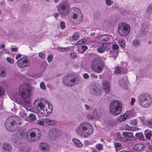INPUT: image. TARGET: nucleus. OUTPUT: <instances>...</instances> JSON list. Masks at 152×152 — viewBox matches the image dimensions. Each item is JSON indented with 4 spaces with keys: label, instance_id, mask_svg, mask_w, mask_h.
Instances as JSON below:
<instances>
[{
    "label": "nucleus",
    "instance_id": "obj_58",
    "mask_svg": "<svg viewBox=\"0 0 152 152\" xmlns=\"http://www.w3.org/2000/svg\"><path fill=\"white\" fill-rule=\"evenodd\" d=\"M93 115H92V114H91H91H88L87 115V117L90 120H93V119H94V118H93Z\"/></svg>",
    "mask_w": 152,
    "mask_h": 152
},
{
    "label": "nucleus",
    "instance_id": "obj_48",
    "mask_svg": "<svg viewBox=\"0 0 152 152\" xmlns=\"http://www.w3.org/2000/svg\"><path fill=\"white\" fill-rule=\"evenodd\" d=\"M7 75V73L4 70L0 71V75L2 77L5 76Z\"/></svg>",
    "mask_w": 152,
    "mask_h": 152
},
{
    "label": "nucleus",
    "instance_id": "obj_42",
    "mask_svg": "<svg viewBox=\"0 0 152 152\" xmlns=\"http://www.w3.org/2000/svg\"><path fill=\"white\" fill-rule=\"evenodd\" d=\"M114 145L115 148L116 150L117 151H117V149L118 148H120L121 145V144L119 142H115L114 143Z\"/></svg>",
    "mask_w": 152,
    "mask_h": 152
},
{
    "label": "nucleus",
    "instance_id": "obj_36",
    "mask_svg": "<svg viewBox=\"0 0 152 152\" xmlns=\"http://www.w3.org/2000/svg\"><path fill=\"white\" fill-rule=\"evenodd\" d=\"M92 114L93 115V118L94 119H98L99 117V116L97 111L95 110H94L92 113Z\"/></svg>",
    "mask_w": 152,
    "mask_h": 152
},
{
    "label": "nucleus",
    "instance_id": "obj_23",
    "mask_svg": "<svg viewBox=\"0 0 152 152\" xmlns=\"http://www.w3.org/2000/svg\"><path fill=\"white\" fill-rule=\"evenodd\" d=\"M48 148V145L45 142L41 143L39 147V149L41 151H47Z\"/></svg>",
    "mask_w": 152,
    "mask_h": 152
},
{
    "label": "nucleus",
    "instance_id": "obj_50",
    "mask_svg": "<svg viewBox=\"0 0 152 152\" xmlns=\"http://www.w3.org/2000/svg\"><path fill=\"white\" fill-rule=\"evenodd\" d=\"M53 58V56L52 54L49 55L47 58V60L48 62H51Z\"/></svg>",
    "mask_w": 152,
    "mask_h": 152
},
{
    "label": "nucleus",
    "instance_id": "obj_43",
    "mask_svg": "<svg viewBox=\"0 0 152 152\" xmlns=\"http://www.w3.org/2000/svg\"><path fill=\"white\" fill-rule=\"evenodd\" d=\"M29 118L32 120H34L36 119V116L34 114H31L29 115Z\"/></svg>",
    "mask_w": 152,
    "mask_h": 152
},
{
    "label": "nucleus",
    "instance_id": "obj_64",
    "mask_svg": "<svg viewBox=\"0 0 152 152\" xmlns=\"http://www.w3.org/2000/svg\"><path fill=\"white\" fill-rule=\"evenodd\" d=\"M53 15L55 18H56L58 17H59V15L58 13L55 12L54 13Z\"/></svg>",
    "mask_w": 152,
    "mask_h": 152
},
{
    "label": "nucleus",
    "instance_id": "obj_24",
    "mask_svg": "<svg viewBox=\"0 0 152 152\" xmlns=\"http://www.w3.org/2000/svg\"><path fill=\"white\" fill-rule=\"evenodd\" d=\"M126 69L123 67H121L119 66H118L115 68V73L116 74H118L120 73H126Z\"/></svg>",
    "mask_w": 152,
    "mask_h": 152
},
{
    "label": "nucleus",
    "instance_id": "obj_49",
    "mask_svg": "<svg viewBox=\"0 0 152 152\" xmlns=\"http://www.w3.org/2000/svg\"><path fill=\"white\" fill-rule=\"evenodd\" d=\"M61 28L62 29H64L65 28V25L63 21H61L60 23Z\"/></svg>",
    "mask_w": 152,
    "mask_h": 152
},
{
    "label": "nucleus",
    "instance_id": "obj_39",
    "mask_svg": "<svg viewBox=\"0 0 152 152\" xmlns=\"http://www.w3.org/2000/svg\"><path fill=\"white\" fill-rule=\"evenodd\" d=\"M126 129H127L128 130H131L132 131H136L137 129V128H134L132 127H131L128 125H127L126 126Z\"/></svg>",
    "mask_w": 152,
    "mask_h": 152
},
{
    "label": "nucleus",
    "instance_id": "obj_8",
    "mask_svg": "<svg viewBox=\"0 0 152 152\" xmlns=\"http://www.w3.org/2000/svg\"><path fill=\"white\" fill-rule=\"evenodd\" d=\"M41 136V132L38 129H36L34 132L30 133L26 136L27 139L30 142H34L39 140Z\"/></svg>",
    "mask_w": 152,
    "mask_h": 152
},
{
    "label": "nucleus",
    "instance_id": "obj_18",
    "mask_svg": "<svg viewBox=\"0 0 152 152\" xmlns=\"http://www.w3.org/2000/svg\"><path fill=\"white\" fill-rule=\"evenodd\" d=\"M73 76V75L71 74L65 76L63 79L64 83L67 86H72V85L71 84L70 80H71V76Z\"/></svg>",
    "mask_w": 152,
    "mask_h": 152
},
{
    "label": "nucleus",
    "instance_id": "obj_51",
    "mask_svg": "<svg viewBox=\"0 0 152 152\" xmlns=\"http://www.w3.org/2000/svg\"><path fill=\"white\" fill-rule=\"evenodd\" d=\"M106 4L110 6L113 3V2L110 0H106Z\"/></svg>",
    "mask_w": 152,
    "mask_h": 152
},
{
    "label": "nucleus",
    "instance_id": "obj_47",
    "mask_svg": "<svg viewBox=\"0 0 152 152\" xmlns=\"http://www.w3.org/2000/svg\"><path fill=\"white\" fill-rule=\"evenodd\" d=\"M44 119L43 120H39L37 121V123L39 125H43L44 124Z\"/></svg>",
    "mask_w": 152,
    "mask_h": 152
},
{
    "label": "nucleus",
    "instance_id": "obj_26",
    "mask_svg": "<svg viewBox=\"0 0 152 152\" xmlns=\"http://www.w3.org/2000/svg\"><path fill=\"white\" fill-rule=\"evenodd\" d=\"M144 133L146 138L147 139L150 140L152 136V131L151 130L147 129L145 131Z\"/></svg>",
    "mask_w": 152,
    "mask_h": 152
},
{
    "label": "nucleus",
    "instance_id": "obj_44",
    "mask_svg": "<svg viewBox=\"0 0 152 152\" xmlns=\"http://www.w3.org/2000/svg\"><path fill=\"white\" fill-rule=\"evenodd\" d=\"M39 56L41 59H44L45 58V55L44 53L42 52H40L39 53Z\"/></svg>",
    "mask_w": 152,
    "mask_h": 152
},
{
    "label": "nucleus",
    "instance_id": "obj_32",
    "mask_svg": "<svg viewBox=\"0 0 152 152\" xmlns=\"http://www.w3.org/2000/svg\"><path fill=\"white\" fill-rule=\"evenodd\" d=\"M31 148L29 147H23L19 150V152H30Z\"/></svg>",
    "mask_w": 152,
    "mask_h": 152
},
{
    "label": "nucleus",
    "instance_id": "obj_25",
    "mask_svg": "<svg viewBox=\"0 0 152 152\" xmlns=\"http://www.w3.org/2000/svg\"><path fill=\"white\" fill-rule=\"evenodd\" d=\"M144 147V145L142 144H138L134 146V150L137 151H141Z\"/></svg>",
    "mask_w": 152,
    "mask_h": 152
},
{
    "label": "nucleus",
    "instance_id": "obj_4",
    "mask_svg": "<svg viewBox=\"0 0 152 152\" xmlns=\"http://www.w3.org/2000/svg\"><path fill=\"white\" fill-rule=\"evenodd\" d=\"M21 123L19 119L12 116L9 117L5 122V127L7 130L10 131H14L18 125H20Z\"/></svg>",
    "mask_w": 152,
    "mask_h": 152
},
{
    "label": "nucleus",
    "instance_id": "obj_14",
    "mask_svg": "<svg viewBox=\"0 0 152 152\" xmlns=\"http://www.w3.org/2000/svg\"><path fill=\"white\" fill-rule=\"evenodd\" d=\"M123 138L125 139V140H137L134 137L133 133L130 132H124L123 133Z\"/></svg>",
    "mask_w": 152,
    "mask_h": 152
},
{
    "label": "nucleus",
    "instance_id": "obj_37",
    "mask_svg": "<svg viewBox=\"0 0 152 152\" xmlns=\"http://www.w3.org/2000/svg\"><path fill=\"white\" fill-rule=\"evenodd\" d=\"M118 43L122 48H124L125 47V41L124 39H120L118 41Z\"/></svg>",
    "mask_w": 152,
    "mask_h": 152
},
{
    "label": "nucleus",
    "instance_id": "obj_9",
    "mask_svg": "<svg viewBox=\"0 0 152 152\" xmlns=\"http://www.w3.org/2000/svg\"><path fill=\"white\" fill-rule=\"evenodd\" d=\"M119 26L118 32L119 34L122 36H125L129 33L130 28L129 25L123 23L119 24Z\"/></svg>",
    "mask_w": 152,
    "mask_h": 152
},
{
    "label": "nucleus",
    "instance_id": "obj_52",
    "mask_svg": "<svg viewBox=\"0 0 152 152\" xmlns=\"http://www.w3.org/2000/svg\"><path fill=\"white\" fill-rule=\"evenodd\" d=\"M5 93L4 89L1 87H0V96L3 95Z\"/></svg>",
    "mask_w": 152,
    "mask_h": 152
},
{
    "label": "nucleus",
    "instance_id": "obj_15",
    "mask_svg": "<svg viewBox=\"0 0 152 152\" xmlns=\"http://www.w3.org/2000/svg\"><path fill=\"white\" fill-rule=\"evenodd\" d=\"M35 108L39 113H41L42 110H44L45 108V105L40 102H38L36 100L34 103Z\"/></svg>",
    "mask_w": 152,
    "mask_h": 152
},
{
    "label": "nucleus",
    "instance_id": "obj_28",
    "mask_svg": "<svg viewBox=\"0 0 152 152\" xmlns=\"http://www.w3.org/2000/svg\"><path fill=\"white\" fill-rule=\"evenodd\" d=\"M73 142L77 147L81 148L83 147V145L82 143L78 140L74 139L73 140Z\"/></svg>",
    "mask_w": 152,
    "mask_h": 152
},
{
    "label": "nucleus",
    "instance_id": "obj_38",
    "mask_svg": "<svg viewBox=\"0 0 152 152\" xmlns=\"http://www.w3.org/2000/svg\"><path fill=\"white\" fill-rule=\"evenodd\" d=\"M88 40H86L85 39H83L80 40L77 42V45H80L84 44L85 43H87Z\"/></svg>",
    "mask_w": 152,
    "mask_h": 152
},
{
    "label": "nucleus",
    "instance_id": "obj_2",
    "mask_svg": "<svg viewBox=\"0 0 152 152\" xmlns=\"http://www.w3.org/2000/svg\"><path fill=\"white\" fill-rule=\"evenodd\" d=\"M75 132L80 136L84 138L87 137L92 134L94 130L92 125L87 122L81 123L76 128Z\"/></svg>",
    "mask_w": 152,
    "mask_h": 152
},
{
    "label": "nucleus",
    "instance_id": "obj_30",
    "mask_svg": "<svg viewBox=\"0 0 152 152\" xmlns=\"http://www.w3.org/2000/svg\"><path fill=\"white\" fill-rule=\"evenodd\" d=\"M128 117V115L124 114V115H121L118 118V122H121L125 121Z\"/></svg>",
    "mask_w": 152,
    "mask_h": 152
},
{
    "label": "nucleus",
    "instance_id": "obj_40",
    "mask_svg": "<svg viewBox=\"0 0 152 152\" xmlns=\"http://www.w3.org/2000/svg\"><path fill=\"white\" fill-rule=\"evenodd\" d=\"M73 40H77L79 37V35L78 32H75L72 36Z\"/></svg>",
    "mask_w": 152,
    "mask_h": 152
},
{
    "label": "nucleus",
    "instance_id": "obj_53",
    "mask_svg": "<svg viewBox=\"0 0 152 152\" xmlns=\"http://www.w3.org/2000/svg\"><path fill=\"white\" fill-rule=\"evenodd\" d=\"M40 87L41 88L44 90L46 88V87L44 82H42L40 84Z\"/></svg>",
    "mask_w": 152,
    "mask_h": 152
},
{
    "label": "nucleus",
    "instance_id": "obj_33",
    "mask_svg": "<svg viewBox=\"0 0 152 152\" xmlns=\"http://www.w3.org/2000/svg\"><path fill=\"white\" fill-rule=\"evenodd\" d=\"M146 13L149 16L152 14V5L150 4L147 7L146 10Z\"/></svg>",
    "mask_w": 152,
    "mask_h": 152
},
{
    "label": "nucleus",
    "instance_id": "obj_45",
    "mask_svg": "<svg viewBox=\"0 0 152 152\" xmlns=\"http://www.w3.org/2000/svg\"><path fill=\"white\" fill-rule=\"evenodd\" d=\"M96 148L99 150H101L103 149L102 145L100 144H97L96 145Z\"/></svg>",
    "mask_w": 152,
    "mask_h": 152
},
{
    "label": "nucleus",
    "instance_id": "obj_31",
    "mask_svg": "<svg viewBox=\"0 0 152 152\" xmlns=\"http://www.w3.org/2000/svg\"><path fill=\"white\" fill-rule=\"evenodd\" d=\"M144 124L152 129V119H148L145 121Z\"/></svg>",
    "mask_w": 152,
    "mask_h": 152
},
{
    "label": "nucleus",
    "instance_id": "obj_63",
    "mask_svg": "<svg viewBox=\"0 0 152 152\" xmlns=\"http://www.w3.org/2000/svg\"><path fill=\"white\" fill-rule=\"evenodd\" d=\"M78 16H79V14H77V13H73V18L76 19Z\"/></svg>",
    "mask_w": 152,
    "mask_h": 152
},
{
    "label": "nucleus",
    "instance_id": "obj_17",
    "mask_svg": "<svg viewBox=\"0 0 152 152\" xmlns=\"http://www.w3.org/2000/svg\"><path fill=\"white\" fill-rule=\"evenodd\" d=\"M12 149L10 144L7 143H3L1 145V150L3 152H10Z\"/></svg>",
    "mask_w": 152,
    "mask_h": 152
},
{
    "label": "nucleus",
    "instance_id": "obj_55",
    "mask_svg": "<svg viewBox=\"0 0 152 152\" xmlns=\"http://www.w3.org/2000/svg\"><path fill=\"white\" fill-rule=\"evenodd\" d=\"M112 48L114 50H117L118 49V46L117 44H114L112 45Z\"/></svg>",
    "mask_w": 152,
    "mask_h": 152
},
{
    "label": "nucleus",
    "instance_id": "obj_62",
    "mask_svg": "<svg viewBox=\"0 0 152 152\" xmlns=\"http://www.w3.org/2000/svg\"><path fill=\"white\" fill-rule=\"evenodd\" d=\"M100 16V15L99 12H96L94 14V17L97 18L99 17Z\"/></svg>",
    "mask_w": 152,
    "mask_h": 152
},
{
    "label": "nucleus",
    "instance_id": "obj_57",
    "mask_svg": "<svg viewBox=\"0 0 152 152\" xmlns=\"http://www.w3.org/2000/svg\"><path fill=\"white\" fill-rule=\"evenodd\" d=\"M7 60L8 62L11 64L13 63L14 62V61L10 58H7Z\"/></svg>",
    "mask_w": 152,
    "mask_h": 152
},
{
    "label": "nucleus",
    "instance_id": "obj_6",
    "mask_svg": "<svg viewBox=\"0 0 152 152\" xmlns=\"http://www.w3.org/2000/svg\"><path fill=\"white\" fill-rule=\"evenodd\" d=\"M91 68L92 70L97 73L101 72L104 69L102 60L98 58H95L92 62Z\"/></svg>",
    "mask_w": 152,
    "mask_h": 152
},
{
    "label": "nucleus",
    "instance_id": "obj_5",
    "mask_svg": "<svg viewBox=\"0 0 152 152\" xmlns=\"http://www.w3.org/2000/svg\"><path fill=\"white\" fill-rule=\"evenodd\" d=\"M123 108L121 103L118 100L111 102L109 106L110 112L114 115H118L121 112Z\"/></svg>",
    "mask_w": 152,
    "mask_h": 152
},
{
    "label": "nucleus",
    "instance_id": "obj_60",
    "mask_svg": "<svg viewBox=\"0 0 152 152\" xmlns=\"http://www.w3.org/2000/svg\"><path fill=\"white\" fill-rule=\"evenodd\" d=\"M135 100L133 98H132L131 99V102H130V104L132 105H133L134 104V102H135Z\"/></svg>",
    "mask_w": 152,
    "mask_h": 152
},
{
    "label": "nucleus",
    "instance_id": "obj_54",
    "mask_svg": "<svg viewBox=\"0 0 152 152\" xmlns=\"http://www.w3.org/2000/svg\"><path fill=\"white\" fill-rule=\"evenodd\" d=\"M81 48L83 50V51L82 53H84L85 51L88 49L87 47L85 45H83L82 46Z\"/></svg>",
    "mask_w": 152,
    "mask_h": 152
},
{
    "label": "nucleus",
    "instance_id": "obj_19",
    "mask_svg": "<svg viewBox=\"0 0 152 152\" xmlns=\"http://www.w3.org/2000/svg\"><path fill=\"white\" fill-rule=\"evenodd\" d=\"M29 135L22 129L18 130L16 133V137L17 138L20 140L23 139L27 135Z\"/></svg>",
    "mask_w": 152,
    "mask_h": 152
},
{
    "label": "nucleus",
    "instance_id": "obj_35",
    "mask_svg": "<svg viewBox=\"0 0 152 152\" xmlns=\"http://www.w3.org/2000/svg\"><path fill=\"white\" fill-rule=\"evenodd\" d=\"M135 136L138 139L141 140H143L144 139V135L141 132H138L136 133L135 134Z\"/></svg>",
    "mask_w": 152,
    "mask_h": 152
},
{
    "label": "nucleus",
    "instance_id": "obj_56",
    "mask_svg": "<svg viewBox=\"0 0 152 152\" xmlns=\"http://www.w3.org/2000/svg\"><path fill=\"white\" fill-rule=\"evenodd\" d=\"M70 56L72 58H75L77 57V54L74 53H70Z\"/></svg>",
    "mask_w": 152,
    "mask_h": 152
},
{
    "label": "nucleus",
    "instance_id": "obj_59",
    "mask_svg": "<svg viewBox=\"0 0 152 152\" xmlns=\"http://www.w3.org/2000/svg\"><path fill=\"white\" fill-rule=\"evenodd\" d=\"M131 124L133 126L136 125H137V121L135 120H133L131 122Z\"/></svg>",
    "mask_w": 152,
    "mask_h": 152
},
{
    "label": "nucleus",
    "instance_id": "obj_1",
    "mask_svg": "<svg viewBox=\"0 0 152 152\" xmlns=\"http://www.w3.org/2000/svg\"><path fill=\"white\" fill-rule=\"evenodd\" d=\"M35 89V88L30 84L25 83L22 84L19 88L20 95L16 93L14 95V98L16 101H19V97L21 96L23 100V104L28 107L31 102V93Z\"/></svg>",
    "mask_w": 152,
    "mask_h": 152
},
{
    "label": "nucleus",
    "instance_id": "obj_16",
    "mask_svg": "<svg viewBox=\"0 0 152 152\" xmlns=\"http://www.w3.org/2000/svg\"><path fill=\"white\" fill-rule=\"evenodd\" d=\"M48 108L45 107L44 110H42L41 112V114L45 115V116L49 115L53 111V107L51 104L50 105L49 103L48 104Z\"/></svg>",
    "mask_w": 152,
    "mask_h": 152
},
{
    "label": "nucleus",
    "instance_id": "obj_7",
    "mask_svg": "<svg viewBox=\"0 0 152 152\" xmlns=\"http://www.w3.org/2000/svg\"><path fill=\"white\" fill-rule=\"evenodd\" d=\"M69 8L68 4L65 2L58 5L57 10L60 15L64 16L68 14Z\"/></svg>",
    "mask_w": 152,
    "mask_h": 152
},
{
    "label": "nucleus",
    "instance_id": "obj_61",
    "mask_svg": "<svg viewBox=\"0 0 152 152\" xmlns=\"http://www.w3.org/2000/svg\"><path fill=\"white\" fill-rule=\"evenodd\" d=\"M83 77L85 79H88L89 77V76L88 74L86 73H84L83 75Z\"/></svg>",
    "mask_w": 152,
    "mask_h": 152
},
{
    "label": "nucleus",
    "instance_id": "obj_13",
    "mask_svg": "<svg viewBox=\"0 0 152 152\" xmlns=\"http://www.w3.org/2000/svg\"><path fill=\"white\" fill-rule=\"evenodd\" d=\"M61 134L60 132L55 128L52 129L49 134L50 139L53 140L57 139Z\"/></svg>",
    "mask_w": 152,
    "mask_h": 152
},
{
    "label": "nucleus",
    "instance_id": "obj_10",
    "mask_svg": "<svg viewBox=\"0 0 152 152\" xmlns=\"http://www.w3.org/2000/svg\"><path fill=\"white\" fill-rule=\"evenodd\" d=\"M94 46H95V47H98L97 49V51L100 53H103L105 50L110 49L111 48V45L108 43L96 42L94 45Z\"/></svg>",
    "mask_w": 152,
    "mask_h": 152
},
{
    "label": "nucleus",
    "instance_id": "obj_12",
    "mask_svg": "<svg viewBox=\"0 0 152 152\" xmlns=\"http://www.w3.org/2000/svg\"><path fill=\"white\" fill-rule=\"evenodd\" d=\"M90 92L91 94L95 96H100L102 93L100 87L98 84L94 83L90 86Z\"/></svg>",
    "mask_w": 152,
    "mask_h": 152
},
{
    "label": "nucleus",
    "instance_id": "obj_21",
    "mask_svg": "<svg viewBox=\"0 0 152 152\" xmlns=\"http://www.w3.org/2000/svg\"><path fill=\"white\" fill-rule=\"evenodd\" d=\"M97 38L100 41L103 42L107 41L110 39L108 35L105 34L99 35Z\"/></svg>",
    "mask_w": 152,
    "mask_h": 152
},
{
    "label": "nucleus",
    "instance_id": "obj_27",
    "mask_svg": "<svg viewBox=\"0 0 152 152\" xmlns=\"http://www.w3.org/2000/svg\"><path fill=\"white\" fill-rule=\"evenodd\" d=\"M45 122L50 125H54L57 123V121L54 120H51L49 119H44Z\"/></svg>",
    "mask_w": 152,
    "mask_h": 152
},
{
    "label": "nucleus",
    "instance_id": "obj_34",
    "mask_svg": "<svg viewBox=\"0 0 152 152\" xmlns=\"http://www.w3.org/2000/svg\"><path fill=\"white\" fill-rule=\"evenodd\" d=\"M140 40L138 39H135L132 42V45L134 47H138L140 44Z\"/></svg>",
    "mask_w": 152,
    "mask_h": 152
},
{
    "label": "nucleus",
    "instance_id": "obj_20",
    "mask_svg": "<svg viewBox=\"0 0 152 152\" xmlns=\"http://www.w3.org/2000/svg\"><path fill=\"white\" fill-rule=\"evenodd\" d=\"M103 88L106 93H109L110 91V86L109 83L107 81H104L102 82Z\"/></svg>",
    "mask_w": 152,
    "mask_h": 152
},
{
    "label": "nucleus",
    "instance_id": "obj_29",
    "mask_svg": "<svg viewBox=\"0 0 152 152\" xmlns=\"http://www.w3.org/2000/svg\"><path fill=\"white\" fill-rule=\"evenodd\" d=\"M71 80H70L71 84H72V86H74L77 84L79 82V80L76 77H73V76H71Z\"/></svg>",
    "mask_w": 152,
    "mask_h": 152
},
{
    "label": "nucleus",
    "instance_id": "obj_41",
    "mask_svg": "<svg viewBox=\"0 0 152 152\" xmlns=\"http://www.w3.org/2000/svg\"><path fill=\"white\" fill-rule=\"evenodd\" d=\"M70 49V48L67 47L63 48L61 47H59L58 48V50L59 51H61L62 52L67 51Z\"/></svg>",
    "mask_w": 152,
    "mask_h": 152
},
{
    "label": "nucleus",
    "instance_id": "obj_11",
    "mask_svg": "<svg viewBox=\"0 0 152 152\" xmlns=\"http://www.w3.org/2000/svg\"><path fill=\"white\" fill-rule=\"evenodd\" d=\"M31 63L30 59L27 57H23L17 61L18 66L20 68L29 66Z\"/></svg>",
    "mask_w": 152,
    "mask_h": 152
},
{
    "label": "nucleus",
    "instance_id": "obj_22",
    "mask_svg": "<svg viewBox=\"0 0 152 152\" xmlns=\"http://www.w3.org/2000/svg\"><path fill=\"white\" fill-rule=\"evenodd\" d=\"M120 85L122 88L126 89H127V83L126 80L121 79L119 81Z\"/></svg>",
    "mask_w": 152,
    "mask_h": 152
},
{
    "label": "nucleus",
    "instance_id": "obj_46",
    "mask_svg": "<svg viewBox=\"0 0 152 152\" xmlns=\"http://www.w3.org/2000/svg\"><path fill=\"white\" fill-rule=\"evenodd\" d=\"M110 124L111 126H113L116 125V122L115 120L112 119L110 121Z\"/></svg>",
    "mask_w": 152,
    "mask_h": 152
},
{
    "label": "nucleus",
    "instance_id": "obj_3",
    "mask_svg": "<svg viewBox=\"0 0 152 152\" xmlns=\"http://www.w3.org/2000/svg\"><path fill=\"white\" fill-rule=\"evenodd\" d=\"M137 102L141 106L144 108H148L152 104V98L148 93H142L138 96Z\"/></svg>",
    "mask_w": 152,
    "mask_h": 152
}]
</instances>
